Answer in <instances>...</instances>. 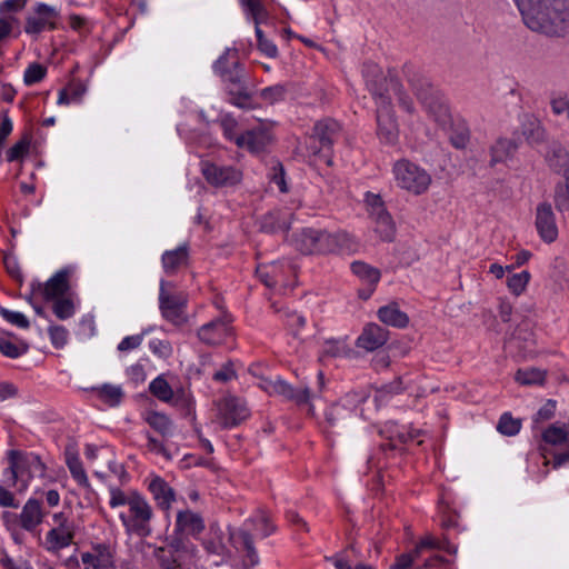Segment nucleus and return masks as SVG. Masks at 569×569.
I'll use <instances>...</instances> for the list:
<instances>
[{"label": "nucleus", "instance_id": "nucleus-19", "mask_svg": "<svg viewBox=\"0 0 569 569\" xmlns=\"http://www.w3.org/2000/svg\"><path fill=\"white\" fill-rule=\"evenodd\" d=\"M271 134L268 124L260 122L257 127L244 131L236 138V144L250 152L258 153L270 143Z\"/></svg>", "mask_w": 569, "mask_h": 569}, {"label": "nucleus", "instance_id": "nucleus-33", "mask_svg": "<svg viewBox=\"0 0 569 569\" xmlns=\"http://www.w3.org/2000/svg\"><path fill=\"white\" fill-rule=\"evenodd\" d=\"M93 391L98 393L99 399L110 407L118 406L124 396L123 390L120 386L104 383L100 387L93 388Z\"/></svg>", "mask_w": 569, "mask_h": 569}, {"label": "nucleus", "instance_id": "nucleus-48", "mask_svg": "<svg viewBox=\"0 0 569 569\" xmlns=\"http://www.w3.org/2000/svg\"><path fill=\"white\" fill-rule=\"evenodd\" d=\"M403 390L405 386L402 382V378H397L396 380L383 386L376 392L375 401H385L387 400L388 396L400 393Z\"/></svg>", "mask_w": 569, "mask_h": 569}, {"label": "nucleus", "instance_id": "nucleus-2", "mask_svg": "<svg viewBox=\"0 0 569 569\" xmlns=\"http://www.w3.org/2000/svg\"><path fill=\"white\" fill-rule=\"evenodd\" d=\"M362 76L367 89L372 94L377 104V109L382 108V97L388 99V107L392 108V98L395 97L406 112L410 114L415 112L412 99L406 93L402 84L392 71L385 76L377 63L366 62L362 68Z\"/></svg>", "mask_w": 569, "mask_h": 569}, {"label": "nucleus", "instance_id": "nucleus-1", "mask_svg": "<svg viewBox=\"0 0 569 569\" xmlns=\"http://www.w3.org/2000/svg\"><path fill=\"white\" fill-rule=\"evenodd\" d=\"M512 1L531 31L547 37H563L569 32V0Z\"/></svg>", "mask_w": 569, "mask_h": 569}, {"label": "nucleus", "instance_id": "nucleus-11", "mask_svg": "<svg viewBox=\"0 0 569 569\" xmlns=\"http://www.w3.org/2000/svg\"><path fill=\"white\" fill-rule=\"evenodd\" d=\"M170 282L161 280L159 292V309L162 317L174 326H183L188 321L186 315L187 297L183 293H170L166 290Z\"/></svg>", "mask_w": 569, "mask_h": 569}, {"label": "nucleus", "instance_id": "nucleus-38", "mask_svg": "<svg viewBox=\"0 0 569 569\" xmlns=\"http://www.w3.org/2000/svg\"><path fill=\"white\" fill-rule=\"evenodd\" d=\"M147 423L162 437H168L172 433V422L163 413L150 412L146 418Z\"/></svg>", "mask_w": 569, "mask_h": 569}, {"label": "nucleus", "instance_id": "nucleus-17", "mask_svg": "<svg viewBox=\"0 0 569 569\" xmlns=\"http://www.w3.org/2000/svg\"><path fill=\"white\" fill-rule=\"evenodd\" d=\"M231 318L223 315L201 326L198 330V338L208 346H218L227 342L232 336Z\"/></svg>", "mask_w": 569, "mask_h": 569}, {"label": "nucleus", "instance_id": "nucleus-9", "mask_svg": "<svg viewBox=\"0 0 569 569\" xmlns=\"http://www.w3.org/2000/svg\"><path fill=\"white\" fill-rule=\"evenodd\" d=\"M341 133V126L338 121L331 118H326L317 121L313 126L312 134L310 136L311 153L319 156L327 166L332 164V147Z\"/></svg>", "mask_w": 569, "mask_h": 569}, {"label": "nucleus", "instance_id": "nucleus-50", "mask_svg": "<svg viewBox=\"0 0 569 569\" xmlns=\"http://www.w3.org/2000/svg\"><path fill=\"white\" fill-rule=\"evenodd\" d=\"M316 397V395H312ZM311 392L309 388L296 389L293 388L289 400L293 401L296 405H309L308 412L309 415H315V407L310 403Z\"/></svg>", "mask_w": 569, "mask_h": 569}, {"label": "nucleus", "instance_id": "nucleus-53", "mask_svg": "<svg viewBox=\"0 0 569 569\" xmlns=\"http://www.w3.org/2000/svg\"><path fill=\"white\" fill-rule=\"evenodd\" d=\"M247 12L253 18L256 26L259 23V18L266 14V10L260 0H239Z\"/></svg>", "mask_w": 569, "mask_h": 569}, {"label": "nucleus", "instance_id": "nucleus-18", "mask_svg": "<svg viewBox=\"0 0 569 569\" xmlns=\"http://www.w3.org/2000/svg\"><path fill=\"white\" fill-rule=\"evenodd\" d=\"M382 108L377 109V136L381 143L393 146L399 139L398 123L388 99L382 97Z\"/></svg>", "mask_w": 569, "mask_h": 569}, {"label": "nucleus", "instance_id": "nucleus-13", "mask_svg": "<svg viewBox=\"0 0 569 569\" xmlns=\"http://www.w3.org/2000/svg\"><path fill=\"white\" fill-rule=\"evenodd\" d=\"M201 172L207 182L216 188L233 187L242 180L241 170L234 166L203 161Z\"/></svg>", "mask_w": 569, "mask_h": 569}, {"label": "nucleus", "instance_id": "nucleus-44", "mask_svg": "<svg viewBox=\"0 0 569 569\" xmlns=\"http://www.w3.org/2000/svg\"><path fill=\"white\" fill-rule=\"evenodd\" d=\"M288 89L284 84H274L263 88L260 91V97L270 104L284 100Z\"/></svg>", "mask_w": 569, "mask_h": 569}, {"label": "nucleus", "instance_id": "nucleus-47", "mask_svg": "<svg viewBox=\"0 0 569 569\" xmlns=\"http://www.w3.org/2000/svg\"><path fill=\"white\" fill-rule=\"evenodd\" d=\"M555 206L559 211H569V182L558 183L555 188Z\"/></svg>", "mask_w": 569, "mask_h": 569}, {"label": "nucleus", "instance_id": "nucleus-55", "mask_svg": "<svg viewBox=\"0 0 569 569\" xmlns=\"http://www.w3.org/2000/svg\"><path fill=\"white\" fill-rule=\"evenodd\" d=\"M550 106L555 114L560 116L566 113L569 119V98L567 94L552 96Z\"/></svg>", "mask_w": 569, "mask_h": 569}, {"label": "nucleus", "instance_id": "nucleus-5", "mask_svg": "<svg viewBox=\"0 0 569 569\" xmlns=\"http://www.w3.org/2000/svg\"><path fill=\"white\" fill-rule=\"evenodd\" d=\"M252 530L260 531L262 538L274 532L276 527L270 522L269 516L264 510L258 512L246 520L240 528H229V540L231 545L244 553V563L254 567L259 563V556L253 543Z\"/></svg>", "mask_w": 569, "mask_h": 569}, {"label": "nucleus", "instance_id": "nucleus-57", "mask_svg": "<svg viewBox=\"0 0 569 569\" xmlns=\"http://www.w3.org/2000/svg\"><path fill=\"white\" fill-rule=\"evenodd\" d=\"M48 331H49L50 340L56 348H61L67 343L68 331L64 327L50 326Z\"/></svg>", "mask_w": 569, "mask_h": 569}, {"label": "nucleus", "instance_id": "nucleus-20", "mask_svg": "<svg viewBox=\"0 0 569 569\" xmlns=\"http://www.w3.org/2000/svg\"><path fill=\"white\" fill-rule=\"evenodd\" d=\"M536 228L540 238L547 242H553L558 237V228L556 224L555 213L551 204L542 202L536 210Z\"/></svg>", "mask_w": 569, "mask_h": 569}, {"label": "nucleus", "instance_id": "nucleus-49", "mask_svg": "<svg viewBox=\"0 0 569 569\" xmlns=\"http://www.w3.org/2000/svg\"><path fill=\"white\" fill-rule=\"evenodd\" d=\"M0 315L3 319H6L11 325H14L19 328L27 329L30 327V322L27 317L18 311H11L4 307H0Z\"/></svg>", "mask_w": 569, "mask_h": 569}, {"label": "nucleus", "instance_id": "nucleus-60", "mask_svg": "<svg viewBox=\"0 0 569 569\" xmlns=\"http://www.w3.org/2000/svg\"><path fill=\"white\" fill-rule=\"evenodd\" d=\"M131 500V492L126 495L119 488H110V507L117 508L119 506H129Z\"/></svg>", "mask_w": 569, "mask_h": 569}, {"label": "nucleus", "instance_id": "nucleus-27", "mask_svg": "<svg viewBox=\"0 0 569 569\" xmlns=\"http://www.w3.org/2000/svg\"><path fill=\"white\" fill-rule=\"evenodd\" d=\"M545 160L553 172L565 177V171L569 169V152L561 143H550Z\"/></svg>", "mask_w": 569, "mask_h": 569}, {"label": "nucleus", "instance_id": "nucleus-30", "mask_svg": "<svg viewBox=\"0 0 569 569\" xmlns=\"http://www.w3.org/2000/svg\"><path fill=\"white\" fill-rule=\"evenodd\" d=\"M325 416L328 427L335 429L348 426L356 413L350 408H346V406L337 402L326 410Z\"/></svg>", "mask_w": 569, "mask_h": 569}, {"label": "nucleus", "instance_id": "nucleus-8", "mask_svg": "<svg viewBox=\"0 0 569 569\" xmlns=\"http://www.w3.org/2000/svg\"><path fill=\"white\" fill-rule=\"evenodd\" d=\"M128 513H120V520L127 533L146 538L151 535L150 521L153 510L147 499L137 491L131 492Z\"/></svg>", "mask_w": 569, "mask_h": 569}, {"label": "nucleus", "instance_id": "nucleus-12", "mask_svg": "<svg viewBox=\"0 0 569 569\" xmlns=\"http://www.w3.org/2000/svg\"><path fill=\"white\" fill-rule=\"evenodd\" d=\"M217 407L219 422L224 429L239 426L250 416L246 401L236 396L223 397Z\"/></svg>", "mask_w": 569, "mask_h": 569}, {"label": "nucleus", "instance_id": "nucleus-10", "mask_svg": "<svg viewBox=\"0 0 569 569\" xmlns=\"http://www.w3.org/2000/svg\"><path fill=\"white\" fill-rule=\"evenodd\" d=\"M392 172L397 186L413 194L426 192L431 183L430 174L407 159L396 161Z\"/></svg>", "mask_w": 569, "mask_h": 569}, {"label": "nucleus", "instance_id": "nucleus-42", "mask_svg": "<svg viewBox=\"0 0 569 569\" xmlns=\"http://www.w3.org/2000/svg\"><path fill=\"white\" fill-rule=\"evenodd\" d=\"M262 388L270 395H279L289 400L293 387L282 379L266 380Z\"/></svg>", "mask_w": 569, "mask_h": 569}, {"label": "nucleus", "instance_id": "nucleus-22", "mask_svg": "<svg viewBox=\"0 0 569 569\" xmlns=\"http://www.w3.org/2000/svg\"><path fill=\"white\" fill-rule=\"evenodd\" d=\"M293 219V213L287 208L273 209L260 219V230L266 233L287 232Z\"/></svg>", "mask_w": 569, "mask_h": 569}, {"label": "nucleus", "instance_id": "nucleus-16", "mask_svg": "<svg viewBox=\"0 0 569 569\" xmlns=\"http://www.w3.org/2000/svg\"><path fill=\"white\" fill-rule=\"evenodd\" d=\"M59 18V11L46 3H37L33 13L26 18L24 32L31 36H38L43 30H53L57 28L56 20Z\"/></svg>", "mask_w": 569, "mask_h": 569}, {"label": "nucleus", "instance_id": "nucleus-32", "mask_svg": "<svg viewBox=\"0 0 569 569\" xmlns=\"http://www.w3.org/2000/svg\"><path fill=\"white\" fill-rule=\"evenodd\" d=\"M351 270L359 279L366 282L369 287H376L381 277L379 269L371 267L370 264L363 261L352 262Z\"/></svg>", "mask_w": 569, "mask_h": 569}, {"label": "nucleus", "instance_id": "nucleus-31", "mask_svg": "<svg viewBox=\"0 0 569 569\" xmlns=\"http://www.w3.org/2000/svg\"><path fill=\"white\" fill-rule=\"evenodd\" d=\"M378 318L385 325L396 328H406L409 323V317L399 309L397 303H390L379 308Z\"/></svg>", "mask_w": 569, "mask_h": 569}, {"label": "nucleus", "instance_id": "nucleus-51", "mask_svg": "<svg viewBox=\"0 0 569 569\" xmlns=\"http://www.w3.org/2000/svg\"><path fill=\"white\" fill-rule=\"evenodd\" d=\"M256 34L259 50L269 58H276L278 54L277 46L263 36L262 30L258 26H256Z\"/></svg>", "mask_w": 569, "mask_h": 569}, {"label": "nucleus", "instance_id": "nucleus-46", "mask_svg": "<svg viewBox=\"0 0 569 569\" xmlns=\"http://www.w3.org/2000/svg\"><path fill=\"white\" fill-rule=\"evenodd\" d=\"M52 310L56 317L60 320L69 319L74 313L73 302L69 298H57L53 300Z\"/></svg>", "mask_w": 569, "mask_h": 569}, {"label": "nucleus", "instance_id": "nucleus-14", "mask_svg": "<svg viewBox=\"0 0 569 569\" xmlns=\"http://www.w3.org/2000/svg\"><path fill=\"white\" fill-rule=\"evenodd\" d=\"M70 276L71 270L69 268H63L57 271L44 283L37 280L32 281L30 284L32 296H40L46 301L63 297L70 289Z\"/></svg>", "mask_w": 569, "mask_h": 569}, {"label": "nucleus", "instance_id": "nucleus-41", "mask_svg": "<svg viewBox=\"0 0 569 569\" xmlns=\"http://www.w3.org/2000/svg\"><path fill=\"white\" fill-rule=\"evenodd\" d=\"M546 375L542 370L531 368L525 370H518L516 373V380L521 385H541L543 383Z\"/></svg>", "mask_w": 569, "mask_h": 569}, {"label": "nucleus", "instance_id": "nucleus-61", "mask_svg": "<svg viewBox=\"0 0 569 569\" xmlns=\"http://www.w3.org/2000/svg\"><path fill=\"white\" fill-rule=\"evenodd\" d=\"M441 546L436 539L427 537L420 541V543L410 552L413 555V561L419 562L420 556L423 549H441Z\"/></svg>", "mask_w": 569, "mask_h": 569}, {"label": "nucleus", "instance_id": "nucleus-15", "mask_svg": "<svg viewBox=\"0 0 569 569\" xmlns=\"http://www.w3.org/2000/svg\"><path fill=\"white\" fill-rule=\"evenodd\" d=\"M367 201L370 206V217L375 222V231L383 241H392L396 233V226L392 217L387 211L385 203L379 194H367Z\"/></svg>", "mask_w": 569, "mask_h": 569}, {"label": "nucleus", "instance_id": "nucleus-63", "mask_svg": "<svg viewBox=\"0 0 569 569\" xmlns=\"http://www.w3.org/2000/svg\"><path fill=\"white\" fill-rule=\"evenodd\" d=\"M238 123L234 118L231 116H224L220 120V127L223 131L224 137L228 140L234 141L238 136L234 134V130L237 128Z\"/></svg>", "mask_w": 569, "mask_h": 569}, {"label": "nucleus", "instance_id": "nucleus-34", "mask_svg": "<svg viewBox=\"0 0 569 569\" xmlns=\"http://www.w3.org/2000/svg\"><path fill=\"white\" fill-rule=\"evenodd\" d=\"M66 463L72 478L83 488L89 489L90 482L88 480L86 470L83 469L82 462L76 452L67 451Z\"/></svg>", "mask_w": 569, "mask_h": 569}, {"label": "nucleus", "instance_id": "nucleus-35", "mask_svg": "<svg viewBox=\"0 0 569 569\" xmlns=\"http://www.w3.org/2000/svg\"><path fill=\"white\" fill-rule=\"evenodd\" d=\"M92 552L96 557L94 569H114V556L109 545L97 543L92 547Z\"/></svg>", "mask_w": 569, "mask_h": 569}, {"label": "nucleus", "instance_id": "nucleus-24", "mask_svg": "<svg viewBox=\"0 0 569 569\" xmlns=\"http://www.w3.org/2000/svg\"><path fill=\"white\" fill-rule=\"evenodd\" d=\"M447 560L439 555H431L421 560V563L413 561L412 553H402L397 557L396 562L390 569H438Z\"/></svg>", "mask_w": 569, "mask_h": 569}, {"label": "nucleus", "instance_id": "nucleus-7", "mask_svg": "<svg viewBox=\"0 0 569 569\" xmlns=\"http://www.w3.org/2000/svg\"><path fill=\"white\" fill-rule=\"evenodd\" d=\"M403 74L415 91L421 103L433 113L437 119H443L448 109L439 92L432 87L430 81L421 73L420 69L412 63L403 66Z\"/></svg>", "mask_w": 569, "mask_h": 569}, {"label": "nucleus", "instance_id": "nucleus-25", "mask_svg": "<svg viewBox=\"0 0 569 569\" xmlns=\"http://www.w3.org/2000/svg\"><path fill=\"white\" fill-rule=\"evenodd\" d=\"M44 512L41 507V501L30 498L23 506L19 515L21 528L27 531H33L42 522Z\"/></svg>", "mask_w": 569, "mask_h": 569}, {"label": "nucleus", "instance_id": "nucleus-62", "mask_svg": "<svg viewBox=\"0 0 569 569\" xmlns=\"http://www.w3.org/2000/svg\"><path fill=\"white\" fill-rule=\"evenodd\" d=\"M149 348L154 355L161 358H168L172 352L170 342L166 340H152L149 343Z\"/></svg>", "mask_w": 569, "mask_h": 569}, {"label": "nucleus", "instance_id": "nucleus-37", "mask_svg": "<svg viewBox=\"0 0 569 569\" xmlns=\"http://www.w3.org/2000/svg\"><path fill=\"white\" fill-rule=\"evenodd\" d=\"M542 440L551 446L569 445V431L567 428L553 423L542 432Z\"/></svg>", "mask_w": 569, "mask_h": 569}, {"label": "nucleus", "instance_id": "nucleus-56", "mask_svg": "<svg viewBox=\"0 0 569 569\" xmlns=\"http://www.w3.org/2000/svg\"><path fill=\"white\" fill-rule=\"evenodd\" d=\"M30 141L26 139H21L17 143H14L7 152V160L9 162L17 161L22 158L29 150Z\"/></svg>", "mask_w": 569, "mask_h": 569}, {"label": "nucleus", "instance_id": "nucleus-29", "mask_svg": "<svg viewBox=\"0 0 569 569\" xmlns=\"http://www.w3.org/2000/svg\"><path fill=\"white\" fill-rule=\"evenodd\" d=\"M162 267L167 274H173L181 267L188 263V247L187 244L179 246L174 250H168L161 258Z\"/></svg>", "mask_w": 569, "mask_h": 569}, {"label": "nucleus", "instance_id": "nucleus-59", "mask_svg": "<svg viewBox=\"0 0 569 569\" xmlns=\"http://www.w3.org/2000/svg\"><path fill=\"white\" fill-rule=\"evenodd\" d=\"M146 333H148V330H144L140 335H133V336H128V337L123 338L120 341V343L118 345V350L120 352H126V351L137 349L142 343L143 337Z\"/></svg>", "mask_w": 569, "mask_h": 569}, {"label": "nucleus", "instance_id": "nucleus-54", "mask_svg": "<svg viewBox=\"0 0 569 569\" xmlns=\"http://www.w3.org/2000/svg\"><path fill=\"white\" fill-rule=\"evenodd\" d=\"M28 347L24 346L22 349H20L18 346L12 343L11 341L7 340L3 337H0V352L8 357V358H19L21 355L27 352Z\"/></svg>", "mask_w": 569, "mask_h": 569}, {"label": "nucleus", "instance_id": "nucleus-52", "mask_svg": "<svg viewBox=\"0 0 569 569\" xmlns=\"http://www.w3.org/2000/svg\"><path fill=\"white\" fill-rule=\"evenodd\" d=\"M328 561H331L336 569H373L371 566L365 563H358L355 567L351 566L347 559L346 551H342L333 557H326Z\"/></svg>", "mask_w": 569, "mask_h": 569}, {"label": "nucleus", "instance_id": "nucleus-64", "mask_svg": "<svg viewBox=\"0 0 569 569\" xmlns=\"http://www.w3.org/2000/svg\"><path fill=\"white\" fill-rule=\"evenodd\" d=\"M66 89L69 91L70 98L73 102H78L81 100L82 96L87 91V87L79 80L71 81Z\"/></svg>", "mask_w": 569, "mask_h": 569}, {"label": "nucleus", "instance_id": "nucleus-36", "mask_svg": "<svg viewBox=\"0 0 569 569\" xmlns=\"http://www.w3.org/2000/svg\"><path fill=\"white\" fill-rule=\"evenodd\" d=\"M517 146L510 139L500 138L490 148L491 160L490 164L495 166L498 162L506 160L515 150Z\"/></svg>", "mask_w": 569, "mask_h": 569}, {"label": "nucleus", "instance_id": "nucleus-58", "mask_svg": "<svg viewBox=\"0 0 569 569\" xmlns=\"http://www.w3.org/2000/svg\"><path fill=\"white\" fill-rule=\"evenodd\" d=\"M368 398L367 392L365 391H351L348 392L339 402L342 406H346V408H350L352 412H355V409L357 406Z\"/></svg>", "mask_w": 569, "mask_h": 569}, {"label": "nucleus", "instance_id": "nucleus-26", "mask_svg": "<svg viewBox=\"0 0 569 569\" xmlns=\"http://www.w3.org/2000/svg\"><path fill=\"white\" fill-rule=\"evenodd\" d=\"M73 531L68 521L60 522L58 527L48 531L46 537L47 549L49 551H58L71 545L73 540Z\"/></svg>", "mask_w": 569, "mask_h": 569}, {"label": "nucleus", "instance_id": "nucleus-4", "mask_svg": "<svg viewBox=\"0 0 569 569\" xmlns=\"http://www.w3.org/2000/svg\"><path fill=\"white\" fill-rule=\"evenodd\" d=\"M237 49H226L213 63V71L221 78L228 94L231 97V103L242 109H251L253 103L248 91L247 73L243 64L239 61H233L229 66V57L237 58Z\"/></svg>", "mask_w": 569, "mask_h": 569}, {"label": "nucleus", "instance_id": "nucleus-23", "mask_svg": "<svg viewBox=\"0 0 569 569\" xmlns=\"http://www.w3.org/2000/svg\"><path fill=\"white\" fill-rule=\"evenodd\" d=\"M388 330L377 323L367 325L357 339V346L367 351L382 347L388 340Z\"/></svg>", "mask_w": 569, "mask_h": 569}, {"label": "nucleus", "instance_id": "nucleus-21", "mask_svg": "<svg viewBox=\"0 0 569 569\" xmlns=\"http://www.w3.org/2000/svg\"><path fill=\"white\" fill-rule=\"evenodd\" d=\"M9 467L7 472L10 473L11 482L14 485L20 476L23 475L27 467H36L41 472L44 471V465L38 456L27 455L20 450L8 451Z\"/></svg>", "mask_w": 569, "mask_h": 569}, {"label": "nucleus", "instance_id": "nucleus-6", "mask_svg": "<svg viewBox=\"0 0 569 569\" xmlns=\"http://www.w3.org/2000/svg\"><path fill=\"white\" fill-rule=\"evenodd\" d=\"M204 520L200 513L190 509L179 510L172 533L167 538L168 546L176 552L189 551L191 539H197L204 530Z\"/></svg>", "mask_w": 569, "mask_h": 569}, {"label": "nucleus", "instance_id": "nucleus-28", "mask_svg": "<svg viewBox=\"0 0 569 569\" xmlns=\"http://www.w3.org/2000/svg\"><path fill=\"white\" fill-rule=\"evenodd\" d=\"M149 490L160 509L166 511L170 509L176 495L173 489L162 478H153L149 483Z\"/></svg>", "mask_w": 569, "mask_h": 569}, {"label": "nucleus", "instance_id": "nucleus-45", "mask_svg": "<svg viewBox=\"0 0 569 569\" xmlns=\"http://www.w3.org/2000/svg\"><path fill=\"white\" fill-rule=\"evenodd\" d=\"M47 74V68L38 62L29 64L23 74V81L27 86H33L43 80Z\"/></svg>", "mask_w": 569, "mask_h": 569}, {"label": "nucleus", "instance_id": "nucleus-43", "mask_svg": "<svg viewBox=\"0 0 569 569\" xmlns=\"http://www.w3.org/2000/svg\"><path fill=\"white\" fill-rule=\"evenodd\" d=\"M530 280V273L526 270L511 274L507 279L508 289L516 296L521 295Z\"/></svg>", "mask_w": 569, "mask_h": 569}, {"label": "nucleus", "instance_id": "nucleus-39", "mask_svg": "<svg viewBox=\"0 0 569 569\" xmlns=\"http://www.w3.org/2000/svg\"><path fill=\"white\" fill-rule=\"evenodd\" d=\"M521 429V421L519 419H516L511 416L510 412H505L501 415L498 425L497 430L508 437L516 436Z\"/></svg>", "mask_w": 569, "mask_h": 569}, {"label": "nucleus", "instance_id": "nucleus-3", "mask_svg": "<svg viewBox=\"0 0 569 569\" xmlns=\"http://www.w3.org/2000/svg\"><path fill=\"white\" fill-rule=\"evenodd\" d=\"M293 246L303 254H350L357 250V242L347 232L329 233L313 228H305L296 233Z\"/></svg>", "mask_w": 569, "mask_h": 569}, {"label": "nucleus", "instance_id": "nucleus-40", "mask_svg": "<svg viewBox=\"0 0 569 569\" xmlns=\"http://www.w3.org/2000/svg\"><path fill=\"white\" fill-rule=\"evenodd\" d=\"M150 392L161 401H170L173 397V391L168 381L160 377L153 379L149 386Z\"/></svg>", "mask_w": 569, "mask_h": 569}]
</instances>
